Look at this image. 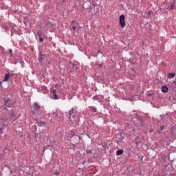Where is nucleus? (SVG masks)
<instances>
[{"label":"nucleus","mask_w":176,"mask_h":176,"mask_svg":"<svg viewBox=\"0 0 176 176\" xmlns=\"http://www.w3.org/2000/svg\"><path fill=\"white\" fill-rule=\"evenodd\" d=\"M69 113L71 123H79V121L80 120V113L72 109L69 111Z\"/></svg>","instance_id":"1"},{"label":"nucleus","mask_w":176,"mask_h":176,"mask_svg":"<svg viewBox=\"0 0 176 176\" xmlns=\"http://www.w3.org/2000/svg\"><path fill=\"white\" fill-rule=\"evenodd\" d=\"M33 111L37 113V115H41L42 113V107L38 104V103L34 102L33 106Z\"/></svg>","instance_id":"2"},{"label":"nucleus","mask_w":176,"mask_h":176,"mask_svg":"<svg viewBox=\"0 0 176 176\" xmlns=\"http://www.w3.org/2000/svg\"><path fill=\"white\" fill-rule=\"evenodd\" d=\"M120 25L121 28L126 27V21H124V15L120 16Z\"/></svg>","instance_id":"3"},{"label":"nucleus","mask_w":176,"mask_h":176,"mask_svg":"<svg viewBox=\"0 0 176 176\" xmlns=\"http://www.w3.org/2000/svg\"><path fill=\"white\" fill-rule=\"evenodd\" d=\"M54 115H56V116L59 118L60 120L64 119V114H63L61 111L56 110V111L54 112Z\"/></svg>","instance_id":"4"},{"label":"nucleus","mask_w":176,"mask_h":176,"mask_svg":"<svg viewBox=\"0 0 176 176\" xmlns=\"http://www.w3.org/2000/svg\"><path fill=\"white\" fill-rule=\"evenodd\" d=\"M13 102H12V100H6V103H5V105L6 107H7V108H12V107H13Z\"/></svg>","instance_id":"5"},{"label":"nucleus","mask_w":176,"mask_h":176,"mask_svg":"<svg viewBox=\"0 0 176 176\" xmlns=\"http://www.w3.org/2000/svg\"><path fill=\"white\" fill-rule=\"evenodd\" d=\"M12 76H13V74H6L4 76V79L3 82H8L9 79H10V78H12Z\"/></svg>","instance_id":"6"},{"label":"nucleus","mask_w":176,"mask_h":176,"mask_svg":"<svg viewBox=\"0 0 176 176\" xmlns=\"http://www.w3.org/2000/svg\"><path fill=\"white\" fill-rule=\"evenodd\" d=\"M1 122L3 124V126H8V118L7 117H5V118H2L1 119Z\"/></svg>","instance_id":"7"},{"label":"nucleus","mask_w":176,"mask_h":176,"mask_svg":"<svg viewBox=\"0 0 176 176\" xmlns=\"http://www.w3.org/2000/svg\"><path fill=\"white\" fill-rule=\"evenodd\" d=\"M76 25H78V23H76L75 21H73L71 24V27H72L73 31H76Z\"/></svg>","instance_id":"8"},{"label":"nucleus","mask_w":176,"mask_h":176,"mask_svg":"<svg viewBox=\"0 0 176 176\" xmlns=\"http://www.w3.org/2000/svg\"><path fill=\"white\" fill-rule=\"evenodd\" d=\"M10 119H12L13 122H16L17 118H16V113H12L9 116Z\"/></svg>","instance_id":"9"},{"label":"nucleus","mask_w":176,"mask_h":176,"mask_svg":"<svg viewBox=\"0 0 176 176\" xmlns=\"http://www.w3.org/2000/svg\"><path fill=\"white\" fill-rule=\"evenodd\" d=\"M38 61H39V63H43V61H45V55L41 54L38 56Z\"/></svg>","instance_id":"10"},{"label":"nucleus","mask_w":176,"mask_h":176,"mask_svg":"<svg viewBox=\"0 0 176 176\" xmlns=\"http://www.w3.org/2000/svg\"><path fill=\"white\" fill-rule=\"evenodd\" d=\"M162 93H167L168 91V87H167L166 85H163L162 87Z\"/></svg>","instance_id":"11"},{"label":"nucleus","mask_w":176,"mask_h":176,"mask_svg":"<svg viewBox=\"0 0 176 176\" xmlns=\"http://www.w3.org/2000/svg\"><path fill=\"white\" fill-rule=\"evenodd\" d=\"M139 122L138 123L139 129H141L142 127H144V120H140L138 121Z\"/></svg>","instance_id":"12"},{"label":"nucleus","mask_w":176,"mask_h":176,"mask_svg":"<svg viewBox=\"0 0 176 176\" xmlns=\"http://www.w3.org/2000/svg\"><path fill=\"white\" fill-rule=\"evenodd\" d=\"M52 94H53V96H54V100H58V97L57 96V94H56V89H53V90L52 91Z\"/></svg>","instance_id":"13"},{"label":"nucleus","mask_w":176,"mask_h":176,"mask_svg":"<svg viewBox=\"0 0 176 176\" xmlns=\"http://www.w3.org/2000/svg\"><path fill=\"white\" fill-rule=\"evenodd\" d=\"M120 155H123V150H118L116 152V155L117 156H120Z\"/></svg>","instance_id":"14"},{"label":"nucleus","mask_w":176,"mask_h":176,"mask_svg":"<svg viewBox=\"0 0 176 176\" xmlns=\"http://www.w3.org/2000/svg\"><path fill=\"white\" fill-rule=\"evenodd\" d=\"M175 76V73H170L168 74V78H174Z\"/></svg>","instance_id":"15"},{"label":"nucleus","mask_w":176,"mask_h":176,"mask_svg":"<svg viewBox=\"0 0 176 176\" xmlns=\"http://www.w3.org/2000/svg\"><path fill=\"white\" fill-rule=\"evenodd\" d=\"M169 10H174V3H171L170 6L168 7Z\"/></svg>","instance_id":"16"},{"label":"nucleus","mask_w":176,"mask_h":176,"mask_svg":"<svg viewBox=\"0 0 176 176\" xmlns=\"http://www.w3.org/2000/svg\"><path fill=\"white\" fill-rule=\"evenodd\" d=\"M89 110L91 111V112H96V108L94 107H89Z\"/></svg>","instance_id":"17"},{"label":"nucleus","mask_w":176,"mask_h":176,"mask_svg":"<svg viewBox=\"0 0 176 176\" xmlns=\"http://www.w3.org/2000/svg\"><path fill=\"white\" fill-rule=\"evenodd\" d=\"M140 138V137H137L135 139V141L136 142V145H138V144H140V141H138V139Z\"/></svg>","instance_id":"18"},{"label":"nucleus","mask_w":176,"mask_h":176,"mask_svg":"<svg viewBox=\"0 0 176 176\" xmlns=\"http://www.w3.org/2000/svg\"><path fill=\"white\" fill-rule=\"evenodd\" d=\"M37 35H38V36H39V38H40L41 36H42V31L38 30V32H37Z\"/></svg>","instance_id":"19"},{"label":"nucleus","mask_w":176,"mask_h":176,"mask_svg":"<svg viewBox=\"0 0 176 176\" xmlns=\"http://www.w3.org/2000/svg\"><path fill=\"white\" fill-rule=\"evenodd\" d=\"M38 126H45V122H38Z\"/></svg>","instance_id":"20"},{"label":"nucleus","mask_w":176,"mask_h":176,"mask_svg":"<svg viewBox=\"0 0 176 176\" xmlns=\"http://www.w3.org/2000/svg\"><path fill=\"white\" fill-rule=\"evenodd\" d=\"M50 146H45L43 152H45L47 149H49Z\"/></svg>","instance_id":"21"},{"label":"nucleus","mask_w":176,"mask_h":176,"mask_svg":"<svg viewBox=\"0 0 176 176\" xmlns=\"http://www.w3.org/2000/svg\"><path fill=\"white\" fill-rule=\"evenodd\" d=\"M44 39L42 37H39V42H43Z\"/></svg>","instance_id":"22"},{"label":"nucleus","mask_w":176,"mask_h":176,"mask_svg":"<svg viewBox=\"0 0 176 176\" xmlns=\"http://www.w3.org/2000/svg\"><path fill=\"white\" fill-rule=\"evenodd\" d=\"M147 13H148V16H151L152 12H151V11H148Z\"/></svg>","instance_id":"23"},{"label":"nucleus","mask_w":176,"mask_h":176,"mask_svg":"<svg viewBox=\"0 0 176 176\" xmlns=\"http://www.w3.org/2000/svg\"><path fill=\"white\" fill-rule=\"evenodd\" d=\"M55 175H60V173L56 172V173H55Z\"/></svg>","instance_id":"24"},{"label":"nucleus","mask_w":176,"mask_h":176,"mask_svg":"<svg viewBox=\"0 0 176 176\" xmlns=\"http://www.w3.org/2000/svg\"><path fill=\"white\" fill-rule=\"evenodd\" d=\"M163 129H164V126H161L160 127V131H162Z\"/></svg>","instance_id":"25"},{"label":"nucleus","mask_w":176,"mask_h":176,"mask_svg":"<svg viewBox=\"0 0 176 176\" xmlns=\"http://www.w3.org/2000/svg\"><path fill=\"white\" fill-rule=\"evenodd\" d=\"M129 101H134L133 98H130V99H129Z\"/></svg>","instance_id":"26"},{"label":"nucleus","mask_w":176,"mask_h":176,"mask_svg":"<svg viewBox=\"0 0 176 176\" xmlns=\"http://www.w3.org/2000/svg\"><path fill=\"white\" fill-rule=\"evenodd\" d=\"M10 53L12 54V50H10Z\"/></svg>","instance_id":"27"},{"label":"nucleus","mask_w":176,"mask_h":176,"mask_svg":"<svg viewBox=\"0 0 176 176\" xmlns=\"http://www.w3.org/2000/svg\"><path fill=\"white\" fill-rule=\"evenodd\" d=\"M0 160H3L1 156H0Z\"/></svg>","instance_id":"28"},{"label":"nucleus","mask_w":176,"mask_h":176,"mask_svg":"<svg viewBox=\"0 0 176 176\" xmlns=\"http://www.w3.org/2000/svg\"><path fill=\"white\" fill-rule=\"evenodd\" d=\"M0 85H2V82H0Z\"/></svg>","instance_id":"29"},{"label":"nucleus","mask_w":176,"mask_h":176,"mask_svg":"<svg viewBox=\"0 0 176 176\" xmlns=\"http://www.w3.org/2000/svg\"><path fill=\"white\" fill-rule=\"evenodd\" d=\"M55 87L57 89V85H56Z\"/></svg>","instance_id":"30"}]
</instances>
